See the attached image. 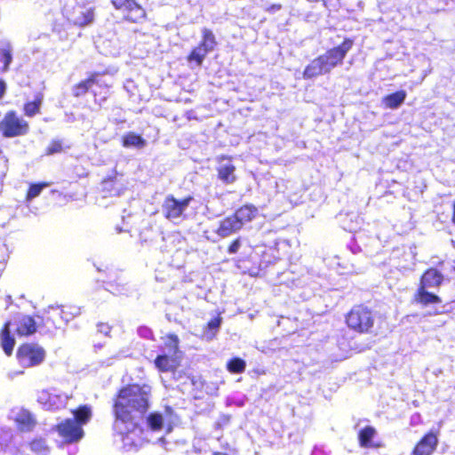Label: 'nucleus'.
<instances>
[{"mask_svg":"<svg viewBox=\"0 0 455 455\" xmlns=\"http://www.w3.org/2000/svg\"><path fill=\"white\" fill-rule=\"evenodd\" d=\"M149 387L147 386L140 387L132 385L124 387L120 390L116 400L114 410L116 421L114 427L122 435H124L123 442L124 444L134 443L130 436L138 430L134 419L142 415L148 409V396Z\"/></svg>","mask_w":455,"mask_h":455,"instance_id":"1","label":"nucleus"},{"mask_svg":"<svg viewBox=\"0 0 455 455\" xmlns=\"http://www.w3.org/2000/svg\"><path fill=\"white\" fill-rule=\"evenodd\" d=\"M353 42L346 39L340 45L327 51L324 54L314 59L305 68L303 78L314 77L330 73L335 67L343 62L347 52L351 49Z\"/></svg>","mask_w":455,"mask_h":455,"instance_id":"2","label":"nucleus"},{"mask_svg":"<svg viewBox=\"0 0 455 455\" xmlns=\"http://www.w3.org/2000/svg\"><path fill=\"white\" fill-rule=\"evenodd\" d=\"M73 419H67L56 426V431L66 443H76L83 438V426L91 419L92 410L87 405L81 406L73 411Z\"/></svg>","mask_w":455,"mask_h":455,"instance_id":"3","label":"nucleus"},{"mask_svg":"<svg viewBox=\"0 0 455 455\" xmlns=\"http://www.w3.org/2000/svg\"><path fill=\"white\" fill-rule=\"evenodd\" d=\"M36 331V323L29 315H20L14 318L13 321L5 323L1 331V346L7 355H11L13 350L15 340L11 336L12 331L17 332L20 336H27L35 333Z\"/></svg>","mask_w":455,"mask_h":455,"instance_id":"4","label":"nucleus"},{"mask_svg":"<svg viewBox=\"0 0 455 455\" xmlns=\"http://www.w3.org/2000/svg\"><path fill=\"white\" fill-rule=\"evenodd\" d=\"M349 328L360 333H368L374 324L372 313L366 307H355L347 316Z\"/></svg>","mask_w":455,"mask_h":455,"instance_id":"5","label":"nucleus"},{"mask_svg":"<svg viewBox=\"0 0 455 455\" xmlns=\"http://www.w3.org/2000/svg\"><path fill=\"white\" fill-rule=\"evenodd\" d=\"M28 129V122L19 117L14 111L7 112L0 122V131L7 138L25 135Z\"/></svg>","mask_w":455,"mask_h":455,"instance_id":"6","label":"nucleus"},{"mask_svg":"<svg viewBox=\"0 0 455 455\" xmlns=\"http://www.w3.org/2000/svg\"><path fill=\"white\" fill-rule=\"evenodd\" d=\"M45 358L44 349L36 344H24L17 351V359L23 367L41 364Z\"/></svg>","mask_w":455,"mask_h":455,"instance_id":"7","label":"nucleus"},{"mask_svg":"<svg viewBox=\"0 0 455 455\" xmlns=\"http://www.w3.org/2000/svg\"><path fill=\"white\" fill-rule=\"evenodd\" d=\"M68 396L56 389H44L38 392L37 401L46 410H59L65 406Z\"/></svg>","mask_w":455,"mask_h":455,"instance_id":"8","label":"nucleus"},{"mask_svg":"<svg viewBox=\"0 0 455 455\" xmlns=\"http://www.w3.org/2000/svg\"><path fill=\"white\" fill-rule=\"evenodd\" d=\"M189 200L190 199L188 198L179 202L173 197H167L163 204L164 216L171 220L178 219L188 204Z\"/></svg>","mask_w":455,"mask_h":455,"instance_id":"9","label":"nucleus"},{"mask_svg":"<svg viewBox=\"0 0 455 455\" xmlns=\"http://www.w3.org/2000/svg\"><path fill=\"white\" fill-rule=\"evenodd\" d=\"M117 9H124L128 11L126 18L133 22L140 20L144 17L143 9L139 6L133 0H111Z\"/></svg>","mask_w":455,"mask_h":455,"instance_id":"10","label":"nucleus"},{"mask_svg":"<svg viewBox=\"0 0 455 455\" xmlns=\"http://www.w3.org/2000/svg\"><path fill=\"white\" fill-rule=\"evenodd\" d=\"M438 444L437 435L430 432L427 434L415 446L413 455H431Z\"/></svg>","mask_w":455,"mask_h":455,"instance_id":"11","label":"nucleus"},{"mask_svg":"<svg viewBox=\"0 0 455 455\" xmlns=\"http://www.w3.org/2000/svg\"><path fill=\"white\" fill-rule=\"evenodd\" d=\"M180 355L163 354L155 360V364L161 371H172L180 364Z\"/></svg>","mask_w":455,"mask_h":455,"instance_id":"12","label":"nucleus"},{"mask_svg":"<svg viewBox=\"0 0 455 455\" xmlns=\"http://www.w3.org/2000/svg\"><path fill=\"white\" fill-rule=\"evenodd\" d=\"M443 275L436 269L430 268L421 277L419 288L430 290L438 287L443 282Z\"/></svg>","mask_w":455,"mask_h":455,"instance_id":"13","label":"nucleus"},{"mask_svg":"<svg viewBox=\"0 0 455 455\" xmlns=\"http://www.w3.org/2000/svg\"><path fill=\"white\" fill-rule=\"evenodd\" d=\"M12 418L22 431H29L35 426V420L30 412L24 409H19L12 412Z\"/></svg>","mask_w":455,"mask_h":455,"instance_id":"14","label":"nucleus"},{"mask_svg":"<svg viewBox=\"0 0 455 455\" xmlns=\"http://www.w3.org/2000/svg\"><path fill=\"white\" fill-rule=\"evenodd\" d=\"M414 299L416 302L425 307L432 304L441 303L442 301L437 295L431 292L429 290H425L423 288L418 289V291L414 296Z\"/></svg>","mask_w":455,"mask_h":455,"instance_id":"15","label":"nucleus"},{"mask_svg":"<svg viewBox=\"0 0 455 455\" xmlns=\"http://www.w3.org/2000/svg\"><path fill=\"white\" fill-rule=\"evenodd\" d=\"M148 423L154 431L161 430L165 427H167V432L172 430L170 419L164 417V415L160 413H152L148 419Z\"/></svg>","mask_w":455,"mask_h":455,"instance_id":"16","label":"nucleus"},{"mask_svg":"<svg viewBox=\"0 0 455 455\" xmlns=\"http://www.w3.org/2000/svg\"><path fill=\"white\" fill-rule=\"evenodd\" d=\"M240 228V223L234 218V216H231L221 221L220 228H218V234L222 237H226L230 235L232 233L236 232Z\"/></svg>","mask_w":455,"mask_h":455,"instance_id":"17","label":"nucleus"},{"mask_svg":"<svg viewBox=\"0 0 455 455\" xmlns=\"http://www.w3.org/2000/svg\"><path fill=\"white\" fill-rule=\"evenodd\" d=\"M406 96L407 94L405 91H399L384 97L382 99V102L386 108L395 109L404 102Z\"/></svg>","mask_w":455,"mask_h":455,"instance_id":"18","label":"nucleus"},{"mask_svg":"<svg viewBox=\"0 0 455 455\" xmlns=\"http://www.w3.org/2000/svg\"><path fill=\"white\" fill-rule=\"evenodd\" d=\"M257 209L251 205L241 207L234 215V218L240 223V227L246 222L251 221L256 215Z\"/></svg>","mask_w":455,"mask_h":455,"instance_id":"19","label":"nucleus"},{"mask_svg":"<svg viewBox=\"0 0 455 455\" xmlns=\"http://www.w3.org/2000/svg\"><path fill=\"white\" fill-rule=\"evenodd\" d=\"M219 177L221 180L227 183H232L235 180V166L230 163V161L220 164L219 168Z\"/></svg>","mask_w":455,"mask_h":455,"instance_id":"20","label":"nucleus"},{"mask_svg":"<svg viewBox=\"0 0 455 455\" xmlns=\"http://www.w3.org/2000/svg\"><path fill=\"white\" fill-rule=\"evenodd\" d=\"M43 102V95L38 94L36 96L35 100L31 102H28L24 106V113L27 116H34L38 114L40 111V108Z\"/></svg>","mask_w":455,"mask_h":455,"instance_id":"21","label":"nucleus"},{"mask_svg":"<svg viewBox=\"0 0 455 455\" xmlns=\"http://www.w3.org/2000/svg\"><path fill=\"white\" fill-rule=\"evenodd\" d=\"M124 146L126 148H141L146 145V141L140 136L130 132L124 137Z\"/></svg>","mask_w":455,"mask_h":455,"instance_id":"22","label":"nucleus"},{"mask_svg":"<svg viewBox=\"0 0 455 455\" xmlns=\"http://www.w3.org/2000/svg\"><path fill=\"white\" fill-rule=\"evenodd\" d=\"M164 354H173V355H180V352L178 349V337L175 335H167L164 338Z\"/></svg>","mask_w":455,"mask_h":455,"instance_id":"23","label":"nucleus"},{"mask_svg":"<svg viewBox=\"0 0 455 455\" xmlns=\"http://www.w3.org/2000/svg\"><path fill=\"white\" fill-rule=\"evenodd\" d=\"M220 323H221V317L220 315H218L214 319L211 320L208 323L207 329L204 332V338L209 341L213 339L219 331Z\"/></svg>","mask_w":455,"mask_h":455,"instance_id":"24","label":"nucleus"},{"mask_svg":"<svg viewBox=\"0 0 455 455\" xmlns=\"http://www.w3.org/2000/svg\"><path fill=\"white\" fill-rule=\"evenodd\" d=\"M376 435V430L371 427H366L359 433V442L362 447H371V441Z\"/></svg>","mask_w":455,"mask_h":455,"instance_id":"25","label":"nucleus"},{"mask_svg":"<svg viewBox=\"0 0 455 455\" xmlns=\"http://www.w3.org/2000/svg\"><path fill=\"white\" fill-rule=\"evenodd\" d=\"M46 314L48 315L47 319L52 320L55 325L60 323L55 319V317H57V316L63 319V321H65V322L68 321V318H67L64 315V314H65L64 310L62 308H60L59 307H49L48 310L46 311Z\"/></svg>","mask_w":455,"mask_h":455,"instance_id":"26","label":"nucleus"},{"mask_svg":"<svg viewBox=\"0 0 455 455\" xmlns=\"http://www.w3.org/2000/svg\"><path fill=\"white\" fill-rule=\"evenodd\" d=\"M216 44L213 34L209 30L204 31V41L201 43V48L204 47V52L212 51Z\"/></svg>","mask_w":455,"mask_h":455,"instance_id":"27","label":"nucleus"},{"mask_svg":"<svg viewBox=\"0 0 455 455\" xmlns=\"http://www.w3.org/2000/svg\"><path fill=\"white\" fill-rule=\"evenodd\" d=\"M245 362L240 358L232 359L228 363V370L233 373H241L245 370Z\"/></svg>","mask_w":455,"mask_h":455,"instance_id":"28","label":"nucleus"},{"mask_svg":"<svg viewBox=\"0 0 455 455\" xmlns=\"http://www.w3.org/2000/svg\"><path fill=\"white\" fill-rule=\"evenodd\" d=\"M31 450L40 455H46L48 452V446L44 439H35L30 443Z\"/></svg>","mask_w":455,"mask_h":455,"instance_id":"29","label":"nucleus"},{"mask_svg":"<svg viewBox=\"0 0 455 455\" xmlns=\"http://www.w3.org/2000/svg\"><path fill=\"white\" fill-rule=\"evenodd\" d=\"M93 16V12L91 8L85 9L84 11L81 12V16H78L76 19V23L80 26L88 25L92 21Z\"/></svg>","mask_w":455,"mask_h":455,"instance_id":"30","label":"nucleus"},{"mask_svg":"<svg viewBox=\"0 0 455 455\" xmlns=\"http://www.w3.org/2000/svg\"><path fill=\"white\" fill-rule=\"evenodd\" d=\"M95 78L94 76L90 77L89 79L81 82L75 90L76 96H79L84 92H86L92 85L94 84Z\"/></svg>","mask_w":455,"mask_h":455,"instance_id":"31","label":"nucleus"},{"mask_svg":"<svg viewBox=\"0 0 455 455\" xmlns=\"http://www.w3.org/2000/svg\"><path fill=\"white\" fill-rule=\"evenodd\" d=\"M47 186H48V184H46V183L32 185L29 188V190L28 192L27 199L32 200L33 198L38 196L40 195L41 191L43 190V188H46Z\"/></svg>","mask_w":455,"mask_h":455,"instance_id":"32","label":"nucleus"},{"mask_svg":"<svg viewBox=\"0 0 455 455\" xmlns=\"http://www.w3.org/2000/svg\"><path fill=\"white\" fill-rule=\"evenodd\" d=\"M12 53L10 50H4L2 53L0 54V60L4 63V71H6L9 68V65L12 62Z\"/></svg>","mask_w":455,"mask_h":455,"instance_id":"33","label":"nucleus"},{"mask_svg":"<svg viewBox=\"0 0 455 455\" xmlns=\"http://www.w3.org/2000/svg\"><path fill=\"white\" fill-rule=\"evenodd\" d=\"M62 146L60 141H52L47 148V154L52 155L61 151Z\"/></svg>","mask_w":455,"mask_h":455,"instance_id":"34","label":"nucleus"},{"mask_svg":"<svg viewBox=\"0 0 455 455\" xmlns=\"http://www.w3.org/2000/svg\"><path fill=\"white\" fill-rule=\"evenodd\" d=\"M239 246L240 244L238 241L234 242L229 247V251L235 252L238 250Z\"/></svg>","mask_w":455,"mask_h":455,"instance_id":"35","label":"nucleus"},{"mask_svg":"<svg viewBox=\"0 0 455 455\" xmlns=\"http://www.w3.org/2000/svg\"><path fill=\"white\" fill-rule=\"evenodd\" d=\"M110 331V327L108 324H100V331L104 332L105 334H108Z\"/></svg>","mask_w":455,"mask_h":455,"instance_id":"36","label":"nucleus"},{"mask_svg":"<svg viewBox=\"0 0 455 455\" xmlns=\"http://www.w3.org/2000/svg\"><path fill=\"white\" fill-rule=\"evenodd\" d=\"M5 84L4 81L0 80V98H2L5 92Z\"/></svg>","mask_w":455,"mask_h":455,"instance_id":"37","label":"nucleus"},{"mask_svg":"<svg viewBox=\"0 0 455 455\" xmlns=\"http://www.w3.org/2000/svg\"><path fill=\"white\" fill-rule=\"evenodd\" d=\"M191 58L193 60H196L198 62H199V55L196 52V51H194L191 54Z\"/></svg>","mask_w":455,"mask_h":455,"instance_id":"38","label":"nucleus"},{"mask_svg":"<svg viewBox=\"0 0 455 455\" xmlns=\"http://www.w3.org/2000/svg\"><path fill=\"white\" fill-rule=\"evenodd\" d=\"M166 417H168V418L171 417L170 412H168V411L166 412Z\"/></svg>","mask_w":455,"mask_h":455,"instance_id":"39","label":"nucleus"}]
</instances>
